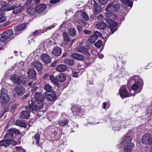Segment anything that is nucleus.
I'll use <instances>...</instances> for the list:
<instances>
[{
  "mask_svg": "<svg viewBox=\"0 0 152 152\" xmlns=\"http://www.w3.org/2000/svg\"><path fill=\"white\" fill-rule=\"evenodd\" d=\"M35 100L32 99V105L30 107V109L32 108L33 110L42 109L43 107V102L45 99L40 93L37 92L35 95Z\"/></svg>",
  "mask_w": 152,
  "mask_h": 152,
  "instance_id": "nucleus-1",
  "label": "nucleus"
},
{
  "mask_svg": "<svg viewBox=\"0 0 152 152\" xmlns=\"http://www.w3.org/2000/svg\"><path fill=\"white\" fill-rule=\"evenodd\" d=\"M119 7V5L118 4L109 3L105 9L107 16L108 17H110L114 15L116 12Z\"/></svg>",
  "mask_w": 152,
  "mask_h": 152,
  "instance_id": "nucleus-2",
  "label": "nucleus"
},
{
  "mask_svg": "<svg viewBox=\"0 0 152 152\" xmlns=\"http://www.w3.org/2000/svg\"><path fill=\"white\" fill-rule=\"evenodd\" d=\"M9 100V96L7 94V91L4 89H2L0 96L1 105L5 107L8 105Z\"/></svg>",
  "mask_w": 152,
  "mask_h": 152,
  "instance_id": "nucleus-3",
  "label": "nucleus"
},
{
  "mask_svg": "<svg viewBox=\"0 0 152 152\" xmlns=\"http://www.w3.org/2000/svg\"><path fill=\"white\" fill-rule=\"evenodd\" d=\"M13 35V31L12 29H10L5 31L1 35V40L4 42L8 39L11 38Z\"/></svg>",
  "mask_w": 152,
  "mask_h": 152,
  "instance_id": "nucleus-4",
  "label": "nucleus"
},
{
  "mask_svg": "<svg viewBox=\"0 0 152 152\" xmlns=\"http://www.w3.org/2000/svg\"><path fill=\"white\" fill-rule=\"evenodd\" d=\"M10 79L15 86L20 85L22 82L21 76L16 74L11 76Z\"/></svg>",
  "mask_w": 152,
  "mask_h": 152,
  "instance_id": "nucleus-5",
  "label": "nucleus"
},
{
  "mask_svg": "<svg viewBox=\"0 0 152 152\" xmlns=\"http://www.w3.org/2000/svg\"><path fill=\"white\" fill-rule=\"evenodd\" d=\"M105 20L110 25V30L112 32V34H113L117 28H116L117 26V23L108 18H105Z\"/></svg>",
  "mask_w": 152,
  "mask_h": 152,
  "instance_id": "nucleus-6",
  "label": "nucleus"
},
{
  "mask_svg": "<svg viewBox=\"0 0 152 152\" xmlns=\"http://www.w3.org/2000/svg\"><path fill=\"white\" fill-rule=\"evenodd\" d=\"M90 46L89 45L85 43L83 46H81L77 48V51L84 54L89 53V50L90 48Z\"/></svg>",
  "mask_w": 152,
  "mask_h": 152,
  "instance_id": "nucleus-7",
  "label": "nucleus"
},
{
  "mask_svg": "<svg viewBox=\"0 0 152 152\" xmlns=\"http://www.w3.org/2000/svg\"><path fill=\"white\" fill-rule=\"evenodd\" d=\"M91 4L93 5L94 8L93 10V11L95 13H99L101 11V7L99 4L96 2L95 1L90 0L88 2V4Z\"/></svg>",
  "mask_w": 152,
  "mask_h": 152,
  "instance_id": "nucleus-8",
  "label": "nucleus"
},
{
  "mask_svg": "<svg viewBox=\"0 0 152 152\" xmlns=\"http://www.w3.org/2000/svg\"><path fill=\"white\" fill-rule=\"evenodd\" d=\"M43 95L48 100L51 102L55 100L56 97V95L55 91L48 93H44Z\"/></svg>",
  "mask_w": 152,
  "mask_h": 152,
  "instance_id": "nucleus-9",
  "label": "nucleus"
},
{
  "mask_svg": "<svg viewBox=\"0 0 152 152\" xmlns=\"http://www.w3.org/2000/svg\"><path fill=\"white\" fill-rule=\"evenodd\" d=\"M119 93L121 98H125L129 96V94L126 86H122L120 88Z\"/></svg>",
  "mask_w": 152,
  "mask_h": 152,
  "instance_id": "nucleus-10",
  "label": "nucleus"
},
{
  "mask_svg": "<svg viewBox=\"0 0 152 152\" xmlns=\"http://www.w3.org/2000/svg\"><path fill=\"white\" fill-rule=\"evenodd\" d=\"M142 83L141 81H138L135 82L132 86L131 88L133 91H138L137 93L139 92L142 89Z\"/></svg>",
  "mask_w": 152,
  "mask_h": 152,
  "instance_id": "nucleus-11",
  "label": "nucleus"
},
{
  "mask_svg": "<svg viewBox=\"0 0 152 152\" xmlns=\"http://www.w3.org/2000/svg\"><path fill=\"white\" fill-rule=\"evenodd\" d=\"M8 132L6 133L4 135L5 137L11 138L13 135L12 133H14L17 134H20V131L14 128H12L8 130Z\"/></svg>",
  "mask_w": 152,
  "mask_h": 152,
  "instance_id": "nucleus-12",
  "label": "nucleus"
},
{
  "mask_svg": "<svg viewBox=\"0 0 152 152\" xmlns=\"http://www.w3.org/2000/svg\"><path fill=\"white\" fill-rule=\"evenodd\" d=\"M152 139L151 135L149 134H144L142 138V142L144 144H149Z\"/></svg>",
  "mask_w": 152,
  "mask_h": 152,
  "instance_id": "nucleus-13",
  "label": "nucleus"
},
{
  "mask_svg": "<svg viewBox=\"0 0 152 152\" xmlns=\"http://www.w3.org/2000/svg\"><path fill=\"white\" fill-rule=\"evenodd\" d=\"M31 66L35 68L37 71H41L42 69V63L39 61H34L31 65Z\"/></svg>",
  "mask_w": 152,
  "mask_h": 152,
  "instance_id": "nucleus-14",
  "label": "nucleus"
},
{
  "mask_svg": "<svg viewBox=\"0 0 152 152\" xmlns=\"http://www.w3.org/2000/svg\"><path fill=\"white\" fill-rule=\"evenodd\" d=\"M41 60L45 64H48L51 61L50 57L48 54L44 53L41 55L40 56Z\"/></svg>",
  "mask_w": 152,
  "mask_h": 152,
  "instance_id": "nucleus-15",
  "label": "nucleus"
},
{
  "mask_svg": "<svg viewBox=\"0 0 152 152\" xmlns=\"http://www.w3.org/2000/svg\"><path fill=\"white\" fill-rule=\"evenodd\" d=\"M23 9V7L20 5L17 7L13 5L10 7V10H13V13L15 14L20 12Z\"/></svg>",
  "mask_w": 152,
  "mask_h": 152,
  "instance_id": "nucleus-16",
  "label": "nucleus"
},
{
  "mask_svg": "<svg viewBox=\"0 0 152 152\" xmlns=\"http://www.w3.org/2000/svg\"><path fill=\"white\" fill-rule=\"evenodd\" d=\"M15 92L18 96H21L23 94L25 93V90L24 89L23 86L20 85L18 87H16L15 89Z\"/></svg>",
  "mask_w": 152,
  "mask_h": 152,
  "instance_id": "nucleus-17",
  "label": "nucleus"
},
{
  "mask_svg": "<svg viewBox=\"0 0 152 152\" xmlns=\"http://www.w3.org/2000/svg\"><path fill=\"white\" fill-rule=\"evenodd\" d=\"M132 138L130 137L128 135H125L122 138V141L120 143V145H126L127 144L131 143Z\"/></svg>",
  "mask_w": 152,
  "mask_h": 152,
  "instance_id": "nucleus-18",
  "label": "nucleus"
},
{
  "mask_svg": "<svg viewBox=\"0 0 152 152\" xmlns=\"http://www.w3.org/2000/svg\"><path fill=\"white\" fill-rule=\"evenodd\" d=\"M51 53L55 56H59L61 54V49L59 47H55L52 50Z\"/></svg>",
  "mask_w": 152,
  "mask_h": 152,
  "instance_id": "nucleus-19",
  "label": "nucleus"
},
{
  "mask_svg": "<svg viewBox=\"0 0 152 152\" xmlns=\"http://www.w3.org/2000/svg\"><path fill=\"white\" fill-rule=\"evenodd\" d=\"M28 77L31 79L34 78L36 75V72L33 69H29L27 72Z\"/></svg>",
  "mask_w": 152,
  "mask_h": 152,
  "instance_id": "nucleus-20",
  "label": "nucleus"
},
{
  "mask_svg": "<svg viewBox=\"0 0 152 152\" xmlns=\"http://www.w3.org/2000/svg\"><path fill=\"white\" fill-rule=\"evenodd\" d=\"M124 148V151L126 152H132V148L134 145L133 143H129L125 145Z\"/></svg>",
  "mask_w": 152,
  "mask_h": 152,
  "instance_id": "nucleus-21",
  "label": "nucleus"
},
{
  "mask_svg": "<svg viewBox=\"0 0 152 152\" xmlns=\"http://www.w3.org/2000/svg\"><path fill=\"white\" fill-rule=\"evenodd\" d=\"M26 26V24L23 23L15 28L14 30L15 31V35H17L19 33V31L24 29Z\"/></svg>",
  "mask_w": 152,
  "mask_h": 152,
  "instance_id": "nucleus-22",
  "label": "nucleus"
},
{
  "mask_svg": "<svg viewBox=\"0 0 152 152\" xmlns=\"http://www.w3.org/2000/svg\"><path fill=\"white\" fill-rule=\"evenodd\" d=\"M0 10L1 12H4L10 10V8L8 7V5L7 3L4 2H3L1 4Z\"/></svg>",
  "mask_w": 152,
  "mask_h": 152,
  "instance_id": "nucleus-23",
  "label": "nucleus"
},
{
  "mask_svg": "<svg viewBox=\"0 0 152 152\" xmlns=\"http://www.w3.org/2000/svg\"><path fill=\"white\" fill-rule=\"evenodd\" d=\"M46 8V6L45 4H40L37 6L35 8L36 11L40 12L45 10Z\"/></svg>",
  "mask_w": 152,
  "mask_h": 152,
  "instance_id": "nucleus-24",
  "label": "nucleus"
},
{
  "mask_svg": "<svg viewBox=\"0 0 152 152\" xmlns=\"http://www.w3.org/2000/svg\"><path fill=\"white\" fill-rule=\"evenodd\" d=\"M29 111L27 110L22 111L20 113V117L22 118H28L30 117Z\"/></svg>",
  "mask_w": 152,
  "mask_h": 152,
  "instance_id": "nucleus-25",
  "label": "nucleus"
},
{
  "mask_svg": "<svg viewBox=\"0 0 152 152\" xmlns=\"http://www.w3.org/2000/svg\"><path fill=\"white\" fill-rule=\"evenodd\" d=\"M56 78L57 80L60 82H63L66 79V76L62 73H60L57 75Z\"/></svg>",
  "mask_w": 152,
  "mask_h": 152,
  "instance_id": "nucleus-26",
  "label": "nucleus"
},
{
  "mask_svg": "<svg viewBox=\"0 0 152 152\" xmlns=\"http://www.w3.org/2000/svg\"><path fill=\"white\" fill-rule=\"evenodd\" d=\"M67 68V66L64 64H60L56 68V70L59 72H63L65 71Z\"/></svg>",
  "mask_w": 152,
  "mask_h": 152,
  "instance_id": "nucleus-27",
  "label": "nucleus"
},
{
  "mask_svg": "<svg viewBox=\"0 0 152 152\" xmlns=\"http://www.w3.org/2000/svg\"><path fill=\"white\" fill-rule=\"evenodd\" d=\"M71 56L73 58L78 60L83 61L84 59V57L82 55L75 53L72 54Z\"/></svg>",
  "mask_w": 152,
  "mask_h": 152,
  "instance_id": "nucleus-28",
  "label": "nucleus"
},
{
  "mask_svg": "<svg viewBox=\"0 0 152 152\" xmlns=\"http://www.w3.org/2000/svg\"><path fill=\"white\" fill-rule=\"evenodd\" d=\"M10 139H4L0 141V145L5 147L8 146L10 144Z\"/></svg>",
  "mask_w": 152,
  "mask_h": 152,
  "instance_id": "nucleus-29",
  "label": "nucleus"
},
{
  "mask_svg": "<svg viewBox=\"0 0 152 152\" xmlns=\"http://www.w3.org/2000/svg\"><path fill=\"white\" fill-rule=\"evenodd\" d=\"M44 88L46 91L44 93H48L54 91L52 87L49 84L45 85L44 86Z\"/></svg>",
  "mask_w": 152,
  "mask_h": 152,
  "instance_id": "nucleus-30",
  "label": "nucleus"
},
{
  "mask_svg": "<svg viewBox=\"0 0 152 152\" xmlns=\"http://www.w3.org/2000/svg\"><path fill=\"white\" fill-rule=\"evenodd\" d=\"M96 27L99 29L103 30L106 28L107 25L105 23L101 22L97 23L96 24Z\"/></svg>",
  "mask_w": 152,
  "mask_h": 152,
  "instance_id": "nucleus-31",
  "label": "nucleus"
},
{
  "mask_svg": "<svg viewBox=\"0 0 152 152\" xmlns=\"http://www.w3.org/2000/svg\"><path fill=\"white\" fill-rule=\"evenodd\" d=\"M36 11L35 8L34 9L31 7H29L27 10L28 15L29 16H33L34 15Z\"/></svg>",
  "mask_w": 152,
  "mask_h": 152,
  "instance_id": "nucleus-32",
  "label": "nucleus"
},
{
  "mask_svg": "<svg viewBox=\"0 0 152 152\" xmlns=\"http://www.w3.org/2000/svg\"><path fill=\"white\" fill-rule=\"evenodd\" d=\"M43 31H42V30H36L32 32L29 36L33 37L34 36H38L39 35L41 34L42 33H43Z\"/></svg>",
  "mask_w": 152,
  "mask_h": 152,
  "instance_id": "nucleus-33",
  "label": "nucleus"
},
{
  "mask_svg": "<svg viewBox=\"0 0 152 152\" xmlns=\"http://www.w3.org/2000/svg\"><path fill=\"white\" fill-rule=\"evenodd\" d=\"M63 35L64 40L66 42L71 41V39L69 38V35L66 32H64Z\"/></svg>",
  "mask_w": 152,
  "mask_h": 152,
  "instance_id": "nucleus-34",
  "label": "nucleus"
},
{
  "mask_svg": "<svg viewBox=\"0 0 152 152\" xmlns=\"http://www.w3.org/2000/svg\"><path fill=\"white\" fill-rule=\"evenodd\" d=\"M15 124L17 126L23 127H25L27 126V124L26 123L20 120L17 121L15 122Z\"/></svg>",
  "mask_w": 152,
  "mask_h": 152,
  "instance_id": "nucleus-35",
  "label": "nucleus"
},
{
  "mask_svg": "<svg viewBox=\"0 0 152 152\" xmlns=\"http://www.w3.org/2000/svg\"><path fill=\"white\" fill-rule=\"evenodd\" d=\"M120 1L124 4H127L131 7L132 6L133 3L131 1L129 0H120Z\"/></svg>",
  "mask_w": 152,
  "mask_h": 152,
  "instance_id": "nucleus-36",
  "label": "nucleus"
},
{
  "mask_svg": "<svg viewBox=\"0 0 152 152\" xmlns=\"http://www.w3.org/2000/svg\"><path fill=\"white\" fill-rule=\"evenodd\" d=\"M80 15L85 20L87 21L89 19V17L86 12H82Z\"/></svg>",
  "mask_w": 152,
  "mask_h": 152,
  "instance_id": "nucleus-37",
  "label": "nucleus"
},
{
  "mask_svg": "<svg viewBox=\"0 0 152 152\" xmlns=\"http://www.w3.org/2000/svg\"><path fill=\"white\" fill-rule=\"evenodd\" d=\"M49 78L51 82L53 83L54 84H56L58 83L56 78V79L53 75H50Z\"/></svg>",
  "mask_w": 152,
  "mask_h": 152,
  "instance_id": "nucleus-38",
  "label": "nucleus"
},
{
  "mask_svg": "<svg viewBox=\"0 0 152 152\" xmlns=\"http://www.w3.org/2000/svg\"><path fill=\"white\" fill-rule=\"evenodd\" d=\"M64 63L66 64L72 66L74 63V61L73 60L67 59L65 60Z\"/></svg>",
  "mask_w": 152,
  "mask_h": 152,
  "instance_id": "nucleus-39",
  "label": "nucleus"
},
{
  "mask_svg": "<svg viewBox=\"0 0 152 152\" xmlns=\"http://www.w3.org/2000/svg\"><path fill=\"white\" fill-rule=\"evenodd\" d=\"M97 39V38L96 36L95 37L94 35H93L88 40L90 42L93 44Z\"/></svg>",
  "mask_w": 152,
  "mask_h": 152,
  "instance_id": "nucleus-40",
  "label": "nucleus"
},
{
  "mask_svg": "<svg viewBox=\"0 0 152 152\" xmlns=\"http://www.w3.org/2000/svg\"><path fill=\"white\" fill-rule=\"evenodd\" d=\"M34 139L36 140V142L37 145L39 144V140L40 139V135L38 134H37L34 136Z\"/></svg>",
  "mask_w": 152,
  "mask_h": 152,
  "instance_id": "nucleus-41",
  "label": "nucleus"
},
{
  "mask_svg": "<svg viewBox=\"0 0 152 152\" xmlns=\"http://www.w3.org/2000/svg\"><path fill=\"white\" fill-rule=\"evenodd\" d=\"M6 20V16L2 13H0V23L4 22Z\"/></svg>",
  "mask_w": 152,
  "mask_h": 152,
  "instance_id": "nucleus-42",
  "label": "nucleus"
},
{
  "mask_svg": "<svg viewBox=\"0 0 152 152\" xmlns=\"http://www.w3.org/2000/svg\"><path fill=\"white\" fill-rule=\"evenodd\" d=\"M102 42L101 40L99 39L94 44L95 46L98 48H100L102 45Z\"/></svg>",
  "mask_w": 152,
  "mask_h": 152,
  "instance_id": "nucleus-43",
  "label": "nucleus"
},
{
  "mask_svg": "<svg viewBox=\"0 0 152 152\" xmlns=\"http://www.w3.org/2000/svg\"><path fill=\"white\" fill-rule=\"evenodd\" d=\"M67 124V122L66 120H61L59 122V125L61 126H66Z\"/></svg>",
  "mask_w": 152,
  "mask_h": 152,
  "instance_id": "nucleus-44",
  "label": "nucleus"
},
{
  "mask_svg": "<svg viewBox=\"0 0 152 152\" xmlns=\"http://www.w3.org/2000/svg\"><path fill=\"white\" fill-rule=\"evenodd\" d=\"M15 149L19 152H25V150L21 146L16 147Z\"/></svg>",
  "mask_w": 152,
  "mask_h": 152,
  "instance_id": "nucleus-45",
  "label": "nucleus"
},
{
  "mask_svg": "<svg viewBox=\"0 0 152 152\" xmlns=\"http://www.w3.org/2000/svg\"><path fill=\"white\" fill-rule=\"evenodd\" d=\"M69 31L70 35L72 36L74 35L75 34L76 32V31L75 30L72 28L69 29Z\"/></svg>",
  "mask_w": 152,
  "mask_h": 152,
  "instance_id": "nucleus-46",
  "label": "nucleus"
},
{
  "mask_svg": "<svg viewBox=\"0 0 152 152\" xmlns=\"http://www.w3.org/2000/svg\"><path fill=\"white\" fill-rule=\"evenodd\" d=\"M37 84L36 83H34L32 85L31 89L32 92L34 93L37 91Z\"/></svg>",
  "mask_w": 152,
  "mask_h": 152,
  "instance_id": "nucleus-47",
  "label": "nucleus"
},
{
  "mask_svg": "<svg viewBox=\"0 0 152 152\" xmlns=\"http://www.w3.org/2000/svg\"><path fill=\"white\" fill-rule=\"evenodd\" d=\"M109 0H99V2L101 4L104 5L106 4Z\"/></svg>",
  "mask_w": 152,
  "mask_h": 152,
  "instance_id": "nucleus-48",
  "label": "nucleus"
},
{
  "mask_svg": "<svg viewBox=\"0 0 152 152\" xmlns=\"http://www.w3.org/2000/svg\"><path fill=\"white\" fill-rule=\"evenodd\" d=\"M93 35L95 36H96L97 39L98 37H100L102 35L101 33L98 31H95Z\"/></svg>",
  "mask_w": 152,
  "mask_h": 152,
  "instance_id": "nucleus-49",
  "label": "nucleus"
},
{
  "mask_svg": "<svg viewBox=\"0 0 152 152\" xmlns=\"http://www.w3.org/2000/svg\"><path fill=\"white\" fill-rule=\"evenodd\" d=\"M10 144H11L14 145H17V142L14 140H10Z\"/></svg>",
  "mask_w": 152,
  "mask_h": 152,
  "instance_id": "nucleus-50",
  "label": "nucleus"
},
{
  "mask_svg": "<svg viewBox=\"0 0 152 152\" xmlns=\"http://www.w3.org/2000/svg\"><path fill=\"white\" fill-rule=\"evenodd\" d=\"M23 63L22 62H20L17 64L16 66H18L19 68H21L23 66Z\"/></svg>",
  "mask_w": 152,
  "mask_h": 152,
  "instance_id": "nucleus-51",
  "label": "nucleus"
},
{
  "mask_svg": "<svg viewBox=\"0 0 152 152\" xmlns=\"http://www.w3.org/2000/svg\"><path fill=\"white\" fill-rule=\"evenodd\" d=\"M84 32L86 34H90L92 33V32L91 31H89L87 29L85 30Z\"/></svg>",
  "mask_w": 152,
  "mask_h": 152,
  "instance_id": "nucleus-52",
  "label": "nucleus"
},
{
  "mask_svg": "<svg viewBox=\"0 0 152 152\" xmlns=\"http://www.w3.org/2000/svg\"><path fill=\"white\" fill-rule=\"evenodd\" d=\"M103 18V17L102 14L100 15L97 18V19L99 21L102 20Z\"/></svg>",
  "mask_w": 152,
  "mask_h": 152,
  "instance_id": "nucleus-53",
  "label": "nucleus"
},
{
  "mask_svg": "<svg viewBox=\"0 0 152 152\" xmlns=\"http://www.w3.org/2000/svg\"><path fill=\"white\" fill-rule=\"evenodd\" d=\"M78 75V73L77 72H74L72 74V76L74 77H77Z\"/></svg>",
  "mask_w": 152,
  "mask_h": 152,
  "instance_id": "nucleus-54",
  "label": "nucleus"
},
{
  "mask_svg": "<svg viewBox=\"0 0 152 152\" xmlns=\"http://www.w3.org/2000/svg\"><path fill=\"white\" fill-rule=\"evenodd\" d=\"M60 0H51L50 2L51 3L54 4L59 2Z\"/></svg>",
  "mask_w": 152,
  "mask_h": 152,
  "instance_id": "nucleus-55",
  "label": "nucleus"
},
{
  "mask_svg": "<svg viewBox=\"0 0 152 152\" xmlns=\"http://www.w3.org/2000/svg\"><path fill=\"white\" fill-rule=\"evenodd\" d=\"M139 77L138 76L136 75L135 76H133V77H132L133 79L135 81V82H136V81L138 79H139Z\"/></svg>",
  "mask_w": 152,
  "mask_h": 152,
  "instance_id": "nucleus-56",
  "label": "nucleus"
},
{
  "mask_svg": "<svg viewBox=\"0 0 152 152\" xmlns=\"http://www.w3.org/2000/svg\"><path fill=\"white\" fill-rule=\"evenodd\" d=\"M17 107V105L16 104H13L11 106V108L12 109L15 110Z\"/></svg>",
  "mask_w": 152,
  "mask_h": 152,
  "instance_id": "nucleus-57",
  "label": "nucleus"
},
{
  "mask_svg": "<svg viewBox=\"0 0 152 152\" xmlns=\"http://www.w3.org/2000/svg\"><path fill=\"white\" fill-rule=\"evenodd\" d=\"M29 96V94H26L23 96V99H25L26 98H27Z\"/></svg>",
  "mask_w": 152,
  "mask_h": 152,
  "instance_id": "nucleus-58",
  "label": "nucleus"
},
{
  "mask_svg": "<svg viewBox=\"0 0 152 152\" xmlns=\"http://www.w3.org/2000/svg\"><path fill=\"white\" fill-rule=\"evenodd\" d=\"M33 1V0H28L26 2V5H28Z\"/></svg>",
  "mask_w": 152,
  "mask_h": 152,
  "instance_id": "nucleus-59",
  "label": "nucleus"
},
{
  "mask_svg": "<svg viewBox=\"0 0 152 152\" xmlns=\"http://www.w3.org/2000/svg\"><path fill=\"white\" fill-rule=\"evenodd\" d=\"M49 75L47 73L44 76V79H47L49 77Z\"/></svg>",
  "mask_w": 152,
  "mask_h": 152,
  "instance_id": "nucleus-60",
  "label": "nucleus"
},
{
  "mask_svg": "<svg viewBox=\"0 0 152 152\" xmlns=\"http://www.w3.org/2000/svg\"><path fill=\"white\" fill-rule=\"evenodd\" d=\"M113 129L115 131H119L120 130V128L117 127H113Z\"/></svg>",
  "mask_w": 152,
  "mask_h": 152,
  "instance_id": "nucleus-61",
  "label": "nucleus"
},
{
  "mask_svg": "<svg viewBox=\"0 0 152 152\" xmlns=\"http://www.w3.org/2000/svg\"><path fill=\"white\" fill-rule=\"evenodd\" d=\"M54 24H53L52 25L49 26L47 27V28H48L49 30H50L52 28H54Z\"/></svg>",
  "mask_w": 152,
  "mask_h": 152,
  "instance_id": "nucleus-62",
  "label": "nucleus"
},
{
  "mask_svg": "<svg viewBox=\"0 0 152 152\" xmlns=\"http://www.w3.org/2000/svg\"><path fill=\"white\" fill-rule=\"evenodd\" d=\"M11 123H12V122H11V121H9L8 123L7 124V126L6 127V129H7L8 128L9 126H10V124H11Z\"/></svg>",
  "mask_w": 152,
  "mask_h": 152,
  "instance_id": "nucleus-63",
  "label": "nucleus"
},
{
  "mask_svg": "<svg viewBox=\"0 0 152 152\" xmlns=\"http://www.w3.org/2000/svg\"><path fill=\"white\" fill-rule=\"evenodd\" d=\"M10 23V21H8L7 22L5 23L4 24V26H6L9 25Z\"/></svg>",
  "mask_w": 152,
  "mask_h": 152,
  "instance_id": "nucleus-64",
  "label": "nucleus"
}]
</instances>
